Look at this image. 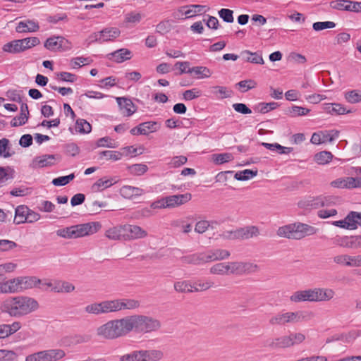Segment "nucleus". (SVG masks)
Returning a JSON list of instances; mask_svg holds the SVG:
<instances>
[{"instance_id": "49530a36", "label": "nucleus", "mask_w": 361, "mask_h": 361, "mask_svg": "<svg viewBox=\"0 0 361 361\" xmlns=\"http://www.w3.org/2000/svg\"><path fill=\"white\" fill-rule=\"evenodd\" d=\"M212 92L218 99L228 98L232 95V91L224 86L214 87Z\"/></svg>"}, {"instance_id": "f704fd0d", "label": "nucleus", "mask_w": 361, "mask_h": 361, "mask_svg": "<svg viewBox=\"0 0 361 361\" xmlns=\"http://www.w3.org/2000/svg\"><path fill=\"white\" fill-rule=\"evenodd\" d=\"M205 252L195 253L183 257V261L187 264H202L207 263Z\"/></svg>"}, {"instance_id": "5fc2aeb1", "label": "nucleus", "mask_w": 361, "mask_h": 361, "mask_svg": "<svg viewBox=\"0 0 361 361\" xmlns=\"http://www.w3.org/2000/svg\"><path fill=\"white\" fill-rule=\"evenodd\" d=\"M122 153L117 151H102L99 152V159L106 157V160L118 161L122 158Z\"/></svg>"}, {"instance_id": "0e129e2a", "label": "nucleus", "mask_w": 361, "mask_h": 361, "mask_svg": "<svg viewBox=\"0 0 361 361\" xmlns=\"http://www.w3.org/2000/svg\"><path fill=\"white\" fill-rule=\"evenodd\" d=\"M357 212H350L345 218L347 223H349L351 226H348V229L354 230L357 228Z\"/></svg>"}, {"instance_id": "6e6d98bb", "label": "nucleus", "mask_w": 361, "mask_h": 361, "mask_svg": "<svg viewBox=\"0 0 361 361\" xmlns=\"http://www.w3.org/2000/svg\"><path fill=\"white\" fill-rule=\"evenodd\" d=\"M279 106V104L276 102H261L259 103L255 109L262 114H266L271 110L276 109Z\"/></svg>"}, {"instance_id": "7c9ffc66", "label": "nucleus", "mask_w": 361, "mask_h": 361, "mask_svg": "<svg viewBox=\"0 0 361 361\" xmlns=\"http://www.w3.org/2000/svg\"><path fill=\"white\" fill-rule=\"evenodd\" d=\"M39 25L33 20H24L20 21L16 27V32H35L39 30Z\"/></svg>"}, {"instance_id": "4468645a", "label": "nucleus", "mask_w": 361, "mask_h": 361, "mask_svg": "<svg viewBox=\"0 0 361 361\" xmlns=\"http://www.w3.org/2000/svg\"><path fill=\"white\" fill-rule=\"evenodd\" d=\"M310 302L329 301L335 296V292L331 288H310Z\"/></svg>"}, {"instance_id": "393cba45", "label": "nucleus", "mask_w": 361, "mask_h": 361, "mask_svg": "<svg viewBox=\"0 0 361 361\" xmlns=\"http://www.w3.org/2000/svg\"><path fill=\"white\" fill-rule=\"evenodd\" d=\"M145 193L143 189L130 185H123L120 189V195L126 199H130L135 196H140Z\"/></svg>"}, {"instance_id": "58836bf2", "label": "nucleus", "mask_w": 361, "mask_h": 361, "mask_svg": "<svg viewBox=\"0 0 361 361\" xmlns=\"http://www.w3.org/2000/svg\"><path fill=\"white\" fill-rule=\"evenodd\" d=\"M261 145L271 151H277L280 154H289L293 151L292 147H283L278 143L262 142Z\"/></svg>"}, {"instance_id": "6ab92c4d", "label": "nucleus", "mask_w": 361, "mask_h": 361, "mask_svg": "<svg viewBox=\"0 0 361 361\" xmlns=\"http://www.w3.org/2000/svg\"><path fill=\"white\" fill-rule=\"evenodd\" d=\"M117 103L122 114L126 116H130L136 111V107L133 102L126 97H116Z\"/></svg>"}, {"instance_id": "79ce46f5", "label": "nucleus", "mask_w": 361, "mask_h": 361, "mask_svg": "<svg viewBox=\"0 0 361 361\" xmlns=\"http://www.w3.org/2000/svg\"><path fill=\"white\" fill-rule=\"evenodd\" d=\"M233 159V156L231 153H220L214 154L212 155V161L216 165L223 164L229 162Z\"/></svg>"}, {"instance_id": "412c9836", "label": "nucleus", "mask_w": 361, "mask_h": 361, "mask_svg": "<svg viewBox=\"0 0 361 361\" xmlns=\"http://www.w3.org/2000/svg\"><path fill=\"white\" fill-rule=\"evenodd\" d=\"M132 58V52L126 48L119 49L109 54V59L116 63H123Z\"/></svg>"}, {"instance_id": "4d7b16f0", "label": "nucleus", "mask_w": 361, "mask_h": 361, "mask_svg": "<svg viewBox=\"0 0 361 361\" xmlns=\"http://www.w3.org/2000/svg\"><path fill=\"white\" fill-rule=\"evenodd\" d=\"M75 178L74 173H71L66 176H60L54 178L51 181L52 184L55 186H63L68 184L70 181L73 180Z\"/></svg>"}, {"instance_id": "cd10ccee", "label": "nucleus", "mask_w": 361, "mask_h": 361, "mask_svg": "<svg viewBox=\"0 0 361 361\" xmlns=\"http://www.w3.org/2000/svg\"><path fill=\"white\" fill-rule=\"evenodd\" d=\"M240 56L242 59L247 62H250L255 64H263L264 59L258 52H251L248 50L241 51Z\"/></svg>"}, {"instance_id": "680f3d73", "label": "nucleus", "mask_w": 361, "mask_h": 361, "mask_svg": "<svg viewBox=\"0 0 361 361\" xmlns=\"http://www.w3.org/2000/svg\"><path fill=\"white\" fill-rule=\"evenodd\" d=\"M336 27V23L332 21H325V22H316L312 25V28L315 31H321L324 29H331Z\"/></svg>"}, {"instance_id": "603ef678", "label": "nucleus", "mask_w": 361, "mask_h": 361, "mask_svg": "<svg viewBox=\"0 0 361 361\" xmlns=\"http://www.w3.org/2000/svg\"><path fill=\"white\" fill-rule=\"evenodd\" d=\"M310 110L307 108L293 106L288 111V114L291 117L301 116L307 115Z\"/></svg>"}, {"instance_id": "13d9d810", "label": "nucleus", "mask_w": 361, "mask_h": 361, "mask_svg": "<svg viewBox=\"0 0 361 361\" xmlns=\"http://www.w3.org/2000/svg\"><path fill=\"white\" fill-rule=\"evenodd\" d=\"M188 161L186 157L180 155L173 157L170 161L168 163V165L171 168H178L185 164Z\"/></svg>"}, {"instance_id": "9b49d317", "label": "nucleus", "mask_w": 361, "mask_h": 361, "mask_svg": "<svg viewBox=\"0 0 361 361\" xmlns=\"http://www.w3.org/2000/svg\"><path fill=\"white\" fill-rule=\"evenodd\" d=\"M125 241L143 239L148 236L146 230L135 224H123Z\"/></svg>"}, {"instance_id": "2f4dec72", "label": "nucleus", "mask_w": 361, "mask_h": 361, "mask_svg": "<svg viewBox=\"0 0 361 361\" xmlns=\"http://www.w3.org/2000/svg\"><path fill=\"white\" fill-rule=\"evenodd\" d=\"M29 208L25 205L18 206L15 209L13 222L16 224H20L26 222Z\"/></svg>"}, {"instance_id": "0eeeda50", "label": "nucleus", "mask_w": 361, "mask_h": 361, "mask_svg": "<svg viewBox=\"0 0 361 361\" xmlns=\"http://www.w3.org/2000/svg\"><path fill=\"white\" fill-rule=\"evenodd\" d=\"M41 280L35 276L17 277L0 283V293H14L38 286Z\"/></svg>"}, {"instance_id": "338daca9", "label": "nucleus", "mask_w": 361, "mask_h": 361, "mask_svg": "<svg viewBox=\"0 0 361 361\" xmlns=\"http://www.w3.org/2000/svg\"><path fill=\"white\" fill-rule=\"evenodd\" d=\"M345 99L351 104H355L361 102V93L355 90L348 92L345 94Z\"/></svg>"}, {"instance_id": "7ed1b4c3", "label": "nucleus", "mask_w": 361, "mask_h": 361, "mask_svg": "<svg viewBox=\"0 0 361 361\" xmlns=\"http://www.w3.org/2000/svg\"><path fill=\"white\" fill-rule=\"evenodd\" d=\"M259 266L250 262L235 261L217 263L212 266L209 272L214 275H244L255 273Z\"/></svg>"}, {"instance_id": "09e8293b", "label": "nucleus", "mask_w": 361, "mask_h": 361, "mask_svg": "<svg viewBox=\"0 0 361 361\" xmlns=\"http://www.w3.org/2000/svg\"><path fill=\"white\" fill-rule=\"evenodd\" d=\"M3 50L5 52L12 54L22 52L19 39L13 40L5 44L3 47Z\"/></svg>"}, {"instance_id": "864d4df0", "label": "nucleus", "mask_w": 361, "mask_h": 361, "mask_svg": "<svg viewBox=\"0 0 361 361\" xmlns=\"http://www.w3.org/2000/svg\"><path fill=\"white\" fill-rule=\"evenodd\" d=\"M75 129L80 133H89L92 130V126L86 120L78 119L75 123Z\"/></svg>"}, {"instance_id": "c756f323", "label": "nucleus", "mask_w": 361, "mask_h": 361, "mask_svg": "<svg viewBox=\"0 0 361 361\" xmlns=\"http://www.w3.org/2000/svg\"><path fill=\"white\" fill-rule=\"evenodd\" d=\"M116 178H102L97 180L92 185V190L94 191H102L108 188L117 183Z\"/></svg>"}, {"instance_id": "6e6552de", "label": "nucleus", "mask_w": 361, "mask_h": 361, "mask_svg": "<svg viewBox=\"0 0 361 361\" xmlns=\"http://www.w3.org/2000/svg\"><path fill=\"white\" fill-rule=\"evenodd\" d=\"M317 229L306 224L298 222L279 227L277 235L280 237L300 240L317 233Z\"/></svg>"}, {"instance_id": "3c124183", "label": "nucleus", "mask_w": 361, "mask_h": 361, "mask_svg": "<svg viewBox=\"0 0 361 361\" xmlns=\"http://www.w3.org/2000/svg\"><path fill=\"white\" fill-rule=\"evenodd\" d=\"M129 171L134 176H141L146 173L148 167L144 164H135L128 167Z\"/></svg>"}, {"instance_id": "5701e85b", "label": "nucleus", "mask_w": 361, "mask_h": 361, "mask_svg": "<svg viewBox=\"0 0 361 361\" xmlns=\"http://www.w3.org/2000/svg\"><path fill=\"white\" fill-rule=\"evenodd\" d=\"M105 236L109 240L125 241L123 225H118L106 231Z\"/></svg>"}, {"instance_id": "c9c22d12", "label": "nucleus", "mask_w": 361, "mask_h": 361, "mask_svg": "<svg viewBox=\"0 0 361 361\" xmlns=\"http://www.w3.org/2000/svg\"><path fill=\"white\" fill-rule=\"evenodd\" d=\"M334 243L340 247L345 248L354 247V235L353 236H337L334 239Z\"/></svg>"}, {"instance_id": "bf43d9fd", "label": "nucleus", "mask_w": 361, "mask_h": 361, "mask_svg": "<svg viewBox=\"0 0 361 361\" xmlns=\"http://www.w3.org/2000/svg\"><path fill=\"white\" fill-rule=\"evenodd\" d=\"M3 329L6 331L4 334L6 338L14 334L21 327L19 322H15L12 324H2Z\"/></svg>"}, {"instance_id": "1a4fd4ad", "label": "nucleus", "mask_w": 361, "mask_h": 361, "mask_svg": "<svg viewBox=\"0 0 361 361\" xmlns=\"http://www.w3.org/2000/svg\"><path fill=\"white\" fill-rule=\"evenodd\" d=\"M164 357V353L159 349L134 350L124 360L128 361H160Z\"/></svg>"}, {"instance_id": "c85d7f7f", "label": "nucleus", "mask_w": 361, "mask_h": 361, "mask_svg": "<svg viewBox=\"0 0 361 361\" xmlns=\"http://www.w3.org/2000/svg\"><path fill=\"white\" fill-rule=\"evenodd\" d=\"M75 286L68 281H61V280H54V293H71L75 290Z\"/></svg>"}, {"instance_id": "a19ab883", "label": "nucleus", "mask_w": 361, "mask_h": 361, "mask_svg": "<svg viewBox=\"0 0 361 361\" xmlns=\"http://www.w3.org/2000/svg\"><path fill=\"white\" fill-rule=\"evenodd\" d=\"M174 289L180 293H192V283L188 281H178L174 283Z\"/></svg>"}, {"instance_id": "f257e3e1", "label": "nucleus", "mask_w": 361, "mask_h": 361, "mask_svg": "<svg viewBox=\"0 0 361 361\" xmlns=\"http://www.w3.org/2000/svg\"><path fill=\"white\" fill-rule=\"evenodd\" d=\"M140 307V302L133 298H117L87 305L85 311L95 315L117 312L122 310H133Z\"/></svg>"}, {"instance_id": "a211bd4d", "label": "nucleus", "mask_w": 361, "mask_h": 361, "mask_svg": "<svg viewBox=\"0 0 361 361\" xmlns=\"http://www.w3.org/2000/svg\"><path fill=\"white\" fill-rule=\"evenodd\" d=\"M205 255L207 262H210L226 259L230 257L231 253L227 250L217 248L205 252Z\"/></svg>"}, {"instance_id": "37998d69", "label": "nucleus", "mask_w": 361, "mask_h": 361, "mask_svg": "<svg viewBox=\"0 0 361 361\" xmlns=\"http://www.w3.org/2000/svg\"><path fill=\"white\" fill-rule=\"evenodd\" d=\"M325 110L331 114L337 115H342L350 112V111H346L345 108L340 104H326Z\"/></svg>"}, {"instance_id": "f8f14e48", "label": "nucleus", "mask_w": 361, "mask_h": 361, "mask_svg": "<svg viewBox=\"0 0 361 361\" xmlns=\"http://www.w3.org/2000/svg\"><path fill=\"white\" fill-rule=\"evenodd\" d=\"M75 238L95 233L101 228L99 222H90L73 226Z\"/></svg>"}, {"instance_id": "f03ea898", "label": "nucleus", "mask_w": 361, "mask_h": 361, "mask_svg": "<svg viewBox=\"0 0 361 361\" xmlns=\"http://www.w3.org/2000/svg\"><path fill=\"white\" fill-rule=\"evenodd\" d=\"M38 308V302L35 298L25 295L9 297L1 303L0 307L2 312L13 317L27 315Z\"/></svg>"}, {"instance_id": "ddd939ff", "label": "nucleus", "mask_w": 361, "mask_h": 361, "mask_svg": "<svg viewBox=\"0 0 361 361\" xmlns=\"http://www.w3.org/2000/svg\"><path fill=\"white\" fill-rule=\"evenodd\" d=\"M335 264L348 267H361V254L349 255L347 254L338 255L334 257Z\"/></svg>"}, {"instance_id": "bb28decb", "label": "nucleus", "mask_w": 361, "mask_h": 361, "mask_svg": "<svg viewBox=\"0 0 361 361\" xmlns=\"http://www.w3.org/2000/svg\"><path fill=\"white\" fill-rule=\"evenodd\" d=\"M54 155L44 154L35 157L31 164L32 168H42L53 164Z\"/></svg>"}, {"instance_id": "f3484780", "label": "nucleus", "mask_w": 361, "mask_h": 361, "mask_svg": "<svg viewBox=\"0 0 361 361\" xmlns=\"http://www.w3.org/2000/svg\"><path fill=\"white\" fill-rule=\"evenodd\" d=\"M121 30L117 27H107L95 34V40L101 42L111 41L118 37Z\"/></svg>"}, {"instance_id": "de8ad7c7", "label": "nucleus", "mask_w": 361, "mask_h": 361, "mask_svg": "<svg viewBox=\"0 0 361 361\" xmlns=\"http://www.w3.org/2000/svg\"><path fill=\"white\" fill-rule=\"evenodd\" d=\"M257 174V171H253L250 169H245L241 171H238L235 173L234 177L238 180H247L253 177L256 176Z\"/></svg>"}, {"instance_id": "a18cd8bd", "label": "nucleus", "mask_w": 361, "mask_h": 361, "mask_svg": "<svg viewBox=\"0 0 361 361\" xmlns=\"http://www.w3.org/2000/svg\"><path fill=\"white\" fill-rule=\"evenodd\" d=\"M22 51L30 49L40 43L39 38L36 37H27L19 39Z\"/></svg>"}, {"instance_id": "8fccbe9b", "label": "nucleus", "mask_w": 361, "mask_h": 361, "mask_svg": "<svg viewBox=\"0 0 361 361\" xmlns=\"http://www.w3.org/2000/svg\"><path fill=\"white\" fill-rule=\"evenodd\" d=\"M216 224L217 223L216 221H208L205 220H202L196 223L195 227V231L198 233H203L206 231L208 230L209 227H211L212 229L214 228L213 224Z\"/></svg>"}, {"instance_id": "ea45409f", "label": "nucleus", "mask_w": 361, "mask_h": 361, "mask_svg": "<svg viewBox=\"0 0 361 361\" xmlns=\"http://www.w3.org/2000/svg\"><path fill=\"white\" fill-rule=\"evenodd\" d=\"M360 336H361L360 330H352L347 334H338L336 339H341L344 343H350L353 342Z\"/></svg>"}, {"instance_id": "2eb2a0df", "label": "nucleus", "mask_w": 361, "mask_h": 361, "mask_svg": "<svg viewBox=\"0 0 361 361\" xmlns=\"http://www.w3.org/2000/svg\"><path fill=\"white\" fill-rule=\"evenodd\" d=\"M44 47L50 51H64L70 49V42L61 36H54L48 38Z\"/></svg>"}, {"instance_id": "4be33fe9", "label": "nucleus", "mask_w": 361, "mask_h": 361, "mask_svg": "<svg viewBox=\"0 0 361 361\" xmlns=\"http://www.w3.org/2000/svg\"><path fill=\"white\" fill-rule=\"evenodd\" d=\"M269 347L273 349L286 348L293 346L290 336H282L273 338L269 343Z\"/></svg>"}, {"instance_id": "a878e982", "label": "nucleus", "mask_w": 361, "mask_h": 361, "mask_svg": "<svg viewBox=\"0 0 361 361\" xmlns=\"http://www.w3.org/2000/svg\"><path fill=\"white\" fill-rule=\"evenodd\" d=\"M331 185L337 188H356L355 178L347 177L345 178H338L331 183Z\"/></svg>"}, {"instance_id": "423d86ee", "label": "nucleus", "mask_w": 361, "mask_h": 361, "mask_svg": "<svg viewBox=\"0 0 361 361\" xmlns=\"http://www.w3.org/2000/svg\"><path fill=\"white\" fill-rule=\"evenodd\" d=\"M131 332L149 334L158 331L161 328V322L158 319L145 314L129 315Z\"/></svg>"}, {"instance_id": "dca6fc26", "label": "nucleus", "mask_w": 361, "mask_h": 361, "mask_svg": "<svg viewBox=\"0 0 361 361\" xmlns=\"http://www.w3.org/2000/svg\"><path fill=\"white\" fill-rule=\"evenodd\" d=\"M192 198L190 193L170 195L164 197L166 208H174L184 204Z\"/></svg>"}, {"instance_id": "69168bd1", "label": "nucleus", "mask_w": 361, "mask_h": 361, "mask_svg": "<svg viewBox=\"0 0 361 361\" xmlns=\"http://www.w3.org/2000/svg\"><path fill=\"white\" fill-rule=\"evenodd\" d=\"M201 94L202 92L200 90L197 88H193L191 90H185L183 94V97L185 100L190 101L200 97Z\"/></svg>"}, {"instance_id": "aec40b11", "label": "nucleus", "mask_w": 361, "mask_h": 361, "mask_svg": "<svg viewBox=\"0 0 361 361\" xmlns=\"http://www.w3.org/2000/svg\"><path fill=\"white\" fill-rule=\"evenodd\" d=\"M238 239L247 240L257 237L259 235V229L256 226H247L237 229Z\"/></svg>"}, {"instance_id": "473e14b6", "label": "nucleus", "mask_w": 361, "mask_h": 361, "mask_svg": "<svg viewBox=\"0 0 361 361\" xmlns=\"http://www.w3.org/2000/svg\"><path fill=\"white\" fill-rule=\"evenodd\" d=\"M188 73L194 74L199 79L209 78L212 71L205 66H195L188 69Z\"/></svg>"}, {"instance_id": "39448f33", "label": "nucleus", "mask_w": 361, "mask_h": 361, "mask_svg": "<svg viewBox=\"0 0 361 361\" xmlns=\"http://www.w3.org/2000/svg\"><path fill=\"white\" fill-rule=\"evenodd\" d=\"M314 317V312L310 310L279 312L269 319V323L271 326H286L288 324L307 322Z\"/></svg>"}, {"instance_id": "e2e57ef3", "label": "nucleus", "mask_w": 361, "mask_h": 361, "mask_svg": "<svg viewBox=\"0 0 361 361\" xmlns=\"http://www.w3.org/2000/svg\"><path fill=\"white\" fill-rule=\"evenodd\" d=\"M73 226L56 231V235L63 238H75Z\"/></svg>"}, {"instance_id": "72a5a7b5", "label": "nucleus", "mask_w": 361, "mask_h": 361, "mask_svg": "<svg viewBox=\"0 0 361 361\" xmlns=\"http://www.w3.org/2000/svg\"><path fill=\"white\" fill-rule=\"evenodd\" d=\"M310 289L298 290L294 292L290 297V300L293 302H310Z\"/></svg>"}, {"instance_id": "e433bc0d", "label": "nucleus", "mask_w": 361, "mask_h": 361, "mask_svg": "<svg viewBox=\"0 0 361 361\" xmlns=\"http://www.w3.org/2000/svg\"><path fill=\"white\" fill-rule=\"evenodd\" d=\"M214 283L210 280L198 279L192 284L193 292L204 291L214 287Z\"/></svg>"}, {"instance_id": "774afa93", "label": "nucleus", "mask_w": 361, "mask_h": 361, "mask_svg": "<svg viewBox=\"0 0 361 361\" xmlns=\"http://www.w3.org/2000/svg\"><path fill=\"white\" fill-rule=\"evenodd\" d=\"M16 354L13 351L0 350V361H14Z\"/></svg>"}, {"instance_id": "c03bdc74", "label": "nucleus", "mask_w": 361, "mask_h": 361, "mask_svg": "<svg viewBox=\"0 0 361 361\" xmlns=\"http://www.w3.org/2000/svg\"><path fill=\"white\" fill-rule=\"evenodd\" d=\"M333 158V154L330 152L322 151L319 153H317L314 157V161L321 165H324L329 163Z\"/></svg>"}, {"instance_id": "20e7f679", "label": "nucleus", "mask_w": 361, "mask_h": 361, "mask_svg": "<svg viewBox=\"0 0 361 361\" xmlns=\"http://www.w3.org/2000/svg\"><path fill=\"white\" fill-rule=\"evenodd\" d=\"M131 332L129 315L113 319L99 326L96 330L98 336L108 340L124 337Z\"/></svg>"}, {"instance_id": "9d476101", "label": "nucleus", "mask_w": 361, "mask_h": 361, "mask_svg": "<svg viewBox=\"0 0 361 361\" xmlns=\"http://www.w3.org/2000/svg\"><path fill=\"white\" fill-rule=\"evenodd\" d=\"M66 356L62 349H48L26 356L25 361H59Z\"/></svg>"}, {"instance_id": "4c0bfd02", "label": "nucleus", "mask_w": 361, "mask_h": 361, "mask_svg": "<svg viewBox=\"0 0 361 361\" xmlns=\"http://www.w3.org/2000/svg\"><path fill=\"white\" fill-rule=\"evenodd\" d=\"M140 127L142 130V135H147L149 133H153L157 131L160 128V124L156 121H147L141 123Z\"/></svg>"}, {"instance_id": "b1692460", "label": "nucleus", "mask_w": 361, "mask_h": 361, "mask_svg": "<svg viewBox=\"0 0 361 361\" xmlns=\"http://www.w3.org/2000/svg\"><path fill=\"white\" fill-rule=\"evenodd\" d=\"M142 18L141 13L133 11L125 14L123 23L126 27H133L139 24Z\"/></svg>"}, {"instance_id": "052dcab7", "label": "nucleus", "mask_w": 361, "mask_h": 361, "mask_svg": "<svg viewBox=\"0 0 361 361\" xmlns=\"http://www.w3.org/2000/svg\"><path fill=\"white\" fill-rule=\"evenodd\" d=\"M233 11L228 8H221L219 11V17L226 23H233L234 20Z\"/></svg>"}]
</instances>
